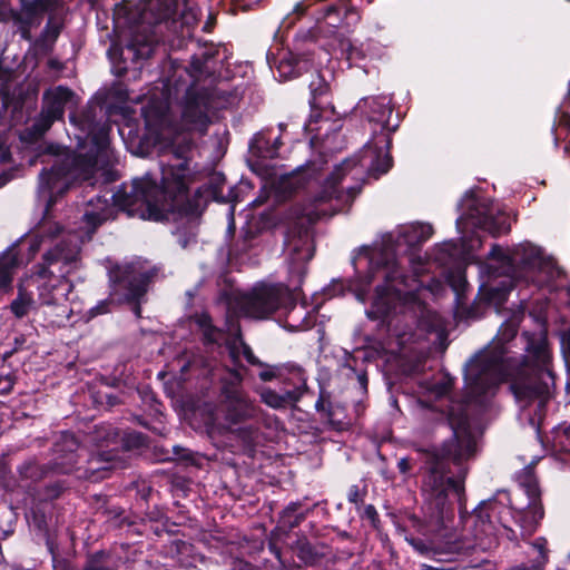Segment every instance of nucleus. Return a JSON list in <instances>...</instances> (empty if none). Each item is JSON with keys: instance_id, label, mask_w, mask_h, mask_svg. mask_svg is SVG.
I'll use <instances>...</instances> for the list:
<instances>
[{"instance_id": "obj_1", "label": "nucleus", "mask_w": 570, "mask_h": 570, "mask_svg": "<svg viewBox=\"0 0 570 570\" xmlns=\"http://www.w3.org/2000/svg\"><path fill=\"white\" fill-rule=\"evenodd\" d=\"M69 118L75 127L77 151L50 147L47 158L42 160L47 167L39 174L37 199L43 205V217L33 230L29 247L32 255L40 247L63 238V247L77 244L80 250V245L89 240L101 224L115 217L116 207L129 217L155 222L161 220L168 212H178L191 218L202 214L199 199L196 196L190 198L188 193L193 176L188 159L191 141L183 136L170 145L168 161H160V187L149 174L124 183L112 194V204L100 196L90 199L82 214V225L77 230L65 232L51 219L52 205L75 181L90 179L97 169L111 161L108 129L95 124L89 114L80 118L71 114Z\"/></svg>"}, {"instance_id": "obj_2", "label": "nucleus", "mask_w": 570, "mask_h": 570, "mask_svg": "<svg viewBox=\"0 0 570 570\" xmlns=\"http://www.w3.org/2000/svg\"><path fill=\"white\" fill-rule=\"evenodd\" d=\"M453 439L442 448L420 451L423 463L422 493L424 497L423 520L412 518L411 522L423 538L405 537L406 541L421 554L438 562H453L470 549L488 550L497 546V519L504 528L505 517L510 515L519 524L523 535H531L544 515L540 499L529 500L524 509L507 507L509 498L503 493L500 500L483 501L470 517L474 525V542L452 541L449 523L454 513L450 497L460 499L464 492L468 469L464 463L474 456L476 440L469 430L466 417L458 423L451 421Z\"/></svg>"}, {"instance_id": "obj_3", "label": "nucleus", "mask_w": 570, "mask_h": 570, "mask_svg": "<svg viewBox=\"0 0 570 570\" xmlns=\"http://www.w3.org/2000/svg\"><path fill=\"white\" fill-rule=\"evenodd\" d=\"M433 234L430 224L412 223L386 233L370 246L360 247L352 256L355 277L347 284L337 279L325 288L324 295H343L345 289L365 303L374 285V294L366 315L372 320L387 321L400 351L410 344L425 340L428 334L439 337L445 331L442 317L428 307L430 288L423 286L415 276H406L399 258L401 247H415L426 242Z\"/></svg>"}, {"instance_id": "obj_4", "label": "nucleus", "mask_w": 570, "mask_h": 570, "mask_svg": "<svg viewBox=\"0 0 570 570\" xmlns=\"http://www.w3.org/2000/svg\"><path fill=\"white\" fill-rule=\"evenodd\" d=\"M522 314L515 313L499 328L487 347L478 352L464 367L466 396L482 403L500 383L511 382L519 406V421L540 432L554 396L552 353L542 325L534 332L521 334L523 354L517 360V333Z\"/></svg>"}, {"instance_id": "obj_5", "label": "nucleus", "mask_w": 570, "mask_h": 570, "mask_svg": "<svg viewBox=\"0 0 570 570\" xmlns=\"http://www.w3.org/2000/svg\"><path fill=\"white\" fill-rule=\"evenodd\" d=\"M356 111L365 117L371 125L372 136L363 147L357 158L346 159L334 170L324 176L315 164L297 170L282 180V187L288 193L306 190L312 195L309 202L331 212V206L341 209L342 204L351 202L360 191L358 185H344L347 177L358 180L364 174L377 179L392 167V157L389 149L391 135L397 124L391 126V99L387 96H372L361 99Z\"/></svg>"}, {"instance_id": "obj_6", "label": "nucleus", "mask_w": 570, "mask_h": 570, "mask_svg": "<svg viewBox=\"0 0 570 570\" xmlns=\"http://www.w3.org/2000/svg\"><path fill=\"white\" fill-rule=\"evenodd\" d=\"M219 48L213 43L194 53L189 67L169 61L168 75L161 81L158 96L151 94L141 114L148 126H163L167 121L171 100L184 99L181 118L189 130L205 134L216 111L232 105L235 97L223 87L215 86L220 78Z\"/></svg>"}, {"instance_id": "obj_7", "label": "nucleus", "mask_w": 570, "mask_h": 570, "mask_svg": "<svg viewBox=\"0 0 570 570\" xmlns=\"http://www.w3.org/2000/svg\"><path fill=\"white\" fill-rule=\"evenodd\" d=\"M337 208L308 204L292 208L286 216L287 232L285 234V253L287 255L288 283H259L239 299V308L244 316L265 320L285 306L289 301V289L297 291L307 272V263L314 255V244L311 225L323 216L333 215Z\"/></svg>"}, {"instance_id": "obj_8", "label": "nucleus", "mask_w": 570, "mask_h": 570, "mask_svg": "<svg viewBox=\"0 0 570 570\" xmlns=\"http://www.w3.org/2000/svg\"><path fill=\"white\" fill-rule=\"evenodd\" d=\"M480 273L487 278L481 292L495 307L505 302L515 281L550 287L561 276L556 262L530 243H521L512 248L493 245L488 262L480 265Z\"/></svg>"}, {"instance_id": "obj_9", "label": "nucleus", "mask_w": 570, "mask_h": 570, "mask_svg": "<svg viewBox=\"0 0 570 570\" xmlns=\"http://www.w3.org/2000/svg\"><path fill=\"white\" fill-rule=\"evenodd\" d=\"M66 242H53V246L43 255V263L28 277L29 284L36 286L41 313L50 327L65 326L71 315L68 295L72 283L67 275L80 266L78 245L66 248Z\"/></svg>"}, {"instance_id": "obj_10", "label": "nucleus", "mask_w": 570, "mask_h": 570, "mask_svg": "<svg viewBox=\"0 0 570 570\" xmlns=\"http://www.w3.org/2000/svg\"><path fill=\"white\" fill-rule=\"evenodd\" d=\"M350 0H342L340 4H330L313 11L315 26L312 31L314 38H327L330 48L341 50V53L353 63L364 57L362 50L356 48L346 36L360 22V11L348 6Z\"/></svg>"}, {"instance_id": "obj_11", "label": "nucleus", "mask_w": 570, "mask_h": 570, "mask_svg": "<svg viewBox=\"0 0 570 570\" xmlns=\"http://www.w3.org/2000/svg\"><path fill=\"white\" fill-rule=\"evenodd\" d=\"M459 208L462 213L456 219V228L461 234L469 227L487 230L493 236L510 230L507 215L498 204L484 195L466 193Z\"/></svg>"}, {"instance_id": "obj_12", "label": "nucleus", "mask_w": 570, "mask_h": 570, "mask_svg": "<svg viewBox=\"0 0 570 570\" xmlns=\"http://www.w3.org/2000/svg\"><path fill=\"white\" fill-rule=\"evenodd\" d=\"M122 278L114 282L110 298L100 301L90 309L91 316L101 315L110 311V305L117 301L132 305L134 314L139 317L140 304L148 289V284L154 276L151 271H136L130 268L122 273Z\"/></svg>"}, {"instance_id": "obj_13", "label": "nucleus", "mask_w": 570, "mask_h": 570, "mask_svg": "<svg viewBox=\"0 0 570 570\" xmlns=\"http://www.w3.org/2000/svg\"><path fill=\"white\" fill-rule=\"evenodd\" d=\"M243 376L238 370L228 373L223 380L220 407L229 429L258 417L259 410L239 387Z\"/></svg>"}, {"instance_id": "obj_14", "label": "nucleus", "mask_w": 570, "mask_h": 570, "mask_svg": "<svg viewBox=\"0 0 570 570\" xmlns=\"http://www.w3.org/2000/svg\"><path fill=\"white\" fill-rule=\"evenodd\" d=\"M72 98L73 92L65 86H57L46 90L39 117L23 131L21 138L26 140L41 138L56 120L62 119L65 108Z\"/></svg>"}, {"instance_id": "obj_15", "label": "nucleus", "mask_w": 570, "mask_h": 570, "mask_svg": "<svg viewBox=\"0 0 570 570\" xmlns=\"http://www.w3.org/2000/svg\"><path fill=\"white\" fill-rule=\"evenodd\" d=\"M195 322L202 330L204 341L206 344H216L218 346L225 343V350L234 365H237L240 356H243L249 364H257L258 361L252 352L250 347L246 345L240 335L226 338V334L220 328L213 324L212 317L207 313H200L195 316Z\"/></svg>"}, {"instance_id": "obj_16", "label": "nucleus", "mask_w": 570, "mask_h": 570, "mask_svg": "<svg viewBox=\"0 0 570 570\" xmlns=\"http://www.w3.org/2000/svg\"><path fill=\"white\" fill-rule=\"evenodd\" d=\"M281 136H273L272 130L257 132L249 142V164L253 170H259L265 166V160H272L281 156Z\"/></svg>"}, {"instance_id": "obj_17", "label": "nucleus", "mask_w": 570, "mask_h": 570, "mask_svg": "<svg viewBox=\"0 0 570 570\" xmlns=\"http://www.w3.org/2000/svg\"><path fill=\"white\" fill-rule=\"evenodd\" d=\"M48 9V0H21V9L17 13L16 22L22 39L32 40L31 29L41 23L42 16Z\"/></svg>"}, {"instance_id": "obj_18", "label": "nucleus", "mask_w": 570, "mask_h": 570, "mask_svg": "<svg viewBox=\"0 0 570 570\" xmlns=\"http://www.w3.org/2000/svg\"><path fill=\"white\" fill-rule=\"evenodd\" d=\"M313 59L304 52L283 51L275 61L279 80H288L307 70Z\"/></svg>"}, {"instance_id": "obj_19", "label": "nucleus", "mask_w": 570, "mask_h": 570, "mask_svg": "<svg viewBox=\"0 0 570 570\" xmlns=\"http://www.w3.org/2000/svg\"><path fill=\"white\" fill-rule=\"evenodd\" d=\"M305 380L294 389H283L279 392L265 390L262 393V400L265 404L274 409H282L295 404L305 392Z\"/></svg>"}, {"instance_id": "obj_20", "label": "nucleus", "mask_w": 570, "mask_h": 570, "mask_svg": "<svg viewBox=\"0 0 570 570\" xmlns=\"http://www.w3.org/2000/svg\"><path fill=\"white\" fill-rule=\"evenodd\" d=\"M62 29V23L56 17H50L40 37L35 40V50L41 53L49 52Z\"/></svg>"}, {"instance_id": "obj_21", "label": "nucleus", "mask_w": 570, "mask_h": 570, "mask_svg": "<svg viewBox=\"0 0 570 570\" xmlns=\"http://www.w3.org/2000/svg\"><path fill=\"white\" fill-rule=\"evenodd\" d=\"M20 261L13 248L6 250L0 257V289L11 288V282Z\"/></svg>"}, {"instance_id": "obj_22", "label": "nucleus", "mask_w": 570, "mask_h": 570, "mask_svg": "<svg viewBox=\"0 0 570 570\" xmlns=\"http://www.w3.org/2000/svg\"><path fill=\"white\" fill-rule=\"evenodd\" d=\"M313 323L314 321L312 320L309 313L305 311V307L294 304L289 308L283 326L291 332H297L309 328Z\"/></svg>"}, {"instance_id": "obj_23", "label": "nucleus", "mask_w": 570, "mask_h": 570, "mask_svg": "<svg viewBox=\"0 0 570 570\" xmlns=\"http://www.w3.org/2000/svg\"><path fill=\"white\" fill-rule=\"evenodd\" d=\"M65 449L68 451L67 460L57 462V465L61 472L69 473L78 463V454H76V451L79 449V444L73 434L65 433L62 435V444H57L56 451L62 452Z\"/></svg>"}, {"instance_id": "obj_24", "label": "nucleus", "mask_w": 570, "mask_h": 570, "mask_svg": "<svg viewBox=\"0 0 570 570\" xmlns=\"http://www.w3.org/2000/svg\"><path fill=\"white\" fill-rule=\"evenodd\" d=\"M30 287L31 284L27 278L19 284L18 297L11 303V311L17 317L26 316L35 307Z\"/></svg>"}, {"instance_id": "obj_25", "label": "nucleus", "mask_w": 570, "mask_h": 570, "mask_svg": "<svg viewBox=\"0 0 570 570\" xmlns=\"http://www.w3.org/2000/svg\"><path fill=\"white\" fill-rule=\"evenodd\" d=\"M518 483L524 490V493L528 497V500H538L540 499V490L538 485V481L531 468L523 469L518 474Z\"/></svg>"}, {"instance_id": "obj_26", "label": "nucleus", "mask_w": 570, "mask_h": 570, "mask_svg": "<svg viewBox=\"0 0 570 570\" xmlns=\"http://www.w3.org/2000/svg\"><path fill=\"white\" fill-rule=\"evenodd\" d=\"M459 254L460 250L454 242H444L435 248L434 259L440 265H448L451 264Z\"/></svg>"}, {"instance_id": "obj_27", "label": "nucleus", "mask_w": 570, "mask_h": 570, "mask_svg": "<svg viewBox=\"0 0 570 570\" xmlns=\"http://www.w3.org/2000/svg\"><path fill=\"white\" fill-rule=\"evenodd\" d=\"M446 281L455 292L456 296H459L464 291L466 284L464 269L461 266H455L453 271L448 272Z\"/></svg>"}, {"instance_id": "obj_28", "label": "nucleus", "mask_w": 570, "mask_h": 570, "mask_svg": "<svg viewBox=\"0 0 570 570\" xmlns=\"http://www.w3.org/2000/svg\"><path fill=\"white\" fill-rule=\"evenodd\" d=\"M86 570H115V568L109 562V554L99 551L89 559Z\"/></svg>"}, {"instance_id": "obj_29", "label": "nucleus", "mask_w": 570, "mask_h": 570, "mask_svg": "<svg viewBox=\"0 0 570 570\" xmlns=\"http://www.w3.org/2000/svg\"><path fill=\"white\" fill-rule=\"evenodd\" d=\"M238 436L248 445H255L259 442L258 426L254 424L246 425L237 430Z\"/></svg>"}, {"instance_id": "obj_30", "label": "nucleus", "mask_w": 570, "mask_h": 570, "mask_svg": "<svg viewBox=\"0 0 570 570\" xmlns=\"http://www.w3.org/2000/svg\"><path fill=\"white\" fill-rule=\"evenodd\" d=\"M546 539L543 538H538L533 543V548H535L538 550V558L534 560L533 562V568H539L541 569L548 561V554H547V550H546Z\"/></svg>"}, {"instance_id": "obj_31", "label": "nucleus", "mask_w": 570, "mask_h": 570, "mask_svg": "<svg viewBox=\"0 0 570 570\" xmlns=\"http://www.w3.org/2000/svg\"><path fill=\"white\" fill-rule=\"evenodd\" d=\"M397 469L402 475H404V479H409L411 476V471L413 469V461L410 458H401L397 461Z\"/></svg>"}, {"instance_id": "obj_32", "label": "nucleus", "mask_w": 570, "mask_h": 570, "mask_svg": "<svg viewBox=\"0 0 570 570\" xmlns=\"http://www.w3.org/2000/svg\"><path fill=\"white\" fill-rule=\"evenodd\" d=\"M9 160V153L0 148V166L7 164ZM10 178L6 175L4 169L0 168V187L3 186Z\"/></svg>"}, {"instance_id": "obj_33", "label": "nucleus", "mask_w": 570, "mask_h": 570, "mask_svg": "<svg viewBox=\"0 0 570 570\" xmlns=\"http://www.w3.org/2000/svg\"><path fill=\"white\" fill-rule=\"evenodd\" d=\"M347 498L351 503L358 504L363 501V493L357 485H352L348 490Z\"/></svg>"}, {"instance_id": "obj_34", "label": "nucleus", "mask_w": 570, "mask_h": 570, "mask_svg": "<svg viewBox=\"0 0 570 570\" xmlns=\"http://www.w3.org/2000/svg\"><path fill=\"white\" fill-rule=\"evenodd\" d=\"M311 92L314 97L321 96L326 92L327 85L323 83L322 81H318L317 83L315 81H312L309 85Z\"/></svg>"}, {"instance_id": "obj_35", "label": "nucleus", "mask_w": 570, "mask_h": 570, "mask_svg": "<svg viewBox=\"0 0 570 570\" xmlns=\"http://www.w3.org/2000/svg\"><path fill=\"white\" fill-rule=\"evenodd\" d=\"M561 124H563L568 128L567 138L569 140V145L566 146V153L570 154V115H564L561 120Z\"/></svg>"}, {"instance_id": "obj_36", "label": "nucleus", "mask_w": 570, "mask_h": 570, "mask_svg": "<svg viewBox=\"0 0 570 570\" xmlns=\"http://www.w3.org/2000/svg\"><path fill=\"white\" fill-rule=\"evenodd\" d=\"M234 210H235V206L232 205L228 210V232L229 233H234V230H235Z\"/></svg>"}, {"instance_id": "obj_37", "label": "nucleus", "mask_w": 570, "mask_h": 570, "mask_svg": "<svg viewBox=\"0 0 570 570\" xmlns=\"http://www.w3.org/2000/svg\"><path fill=\"white\" fill-rule=\"evenodd\" d=\"M364 514H365L366 518H368L373 522L377 518V512H376L375 508L373 505H371V504L365 507Z\"/></svg>"}, {"instance_id": "obj_38", "label": "nucleus", "mask_w": 570, "mask_h": 570, "mask_svg": "<svg viewBox=\"0 0 570 570\" xmlns=\"http://www.w3.org/2000/svg\"><path fill=\"white\" fill-rule=\"evenodd\" d=\"M178 242L181 247H187L188 244L194 239L195 234H191L189 237H183L179 232H177Z\"/></svg>"}, {"instance_id": "obj_39", "label": "nucleus", "mask_w": 570, "mask_h": 570, "mask_svg": "<svg viewBox=\"0 0 570 570\" xmlns=\"http://www.w3.org/2000/svg\"><path fill=\"white\" fill-rule=\"evenodd\" d=\"M420 570H454V568L453 567L444 568V567H434V566H429V564H422Z\"/></svg>"}, {"instance_id": "obj_40", "label": "nucleus", "mask_w": 570, "mask_h": 570, "mask_svg": "<svg viewBox=\"0 0 570 570\" xmlns=\"http://www.w3.org/2000/svg\"><path fill=\"white\" fill-rule=\"evenodd\" d=\"M357 380L360 382L361 387L365 390L366 385H367V377H366V375L364 373H360L357 375Z\"/></svg>"}, {"instance_id": "obj_41", "label": "nucleus", "mask_w": 570, "mask_h": 570, "mask_svg": "<svg viewBox=\"0 0 570 570\" xmlns=\"http://www.w3.org/2000/svg\"><path fill=\"white\" fill-rule=\"evenodd\" d=\"M47 544H48V549H49L50 553L52 554L53 569L56 570L57 569V559H56V556L53 552V547L49 541L47 542Z\"/></svg>"}, {"instance_id": "obj_42", "label": "nucleus", "mask_w": 570, "mask_h": 570, "mask_svg": "<svg viewBox=\"0 0 570 570\" xmlns=\"http://www.w3.org/2000/svg\"><path fill=\"white\" fill-rule=\"evenodd\" d=\"M422 266H423V264L421 262H420L419 266H413V272H414L415 276H417L423 271Z\"/></svg>"}, {"instance_id": "obj_43", "label": "nucleus", "mask_w": 570, "mask_h": 570, "mask_svg": "<svg viewBox=\"0 0 570 570\" xmlns=\"http://www.w3.org/2000/svg\"><path fill=\"white\" fill-rule=\"evenodd\" d=\"M278 129H279V131H281V134H279L278 136H282V134H284V132H285L286 124H284V122H279V124H278Z\"/></svg>"}, {"instance_id": "obj_44", "label": "nucleus", "mask_w": 570, "mask_h": 570, "mask_svg": "<svg viewBox=\"0 0 570 570\" xmlns=\"http://www.w3.org/2000/svg\"><path fill=\"white\" fill-rule=\"evenodd\" d=\"M297 505H298L297 503H291V504H288L287 510L294 512V511H296Z\"/></svg>"}, {"instance_id": "obj_45", "label": "nucleus", "mask_w": 570, "mask_h": 570, "mask_svg": "<svg viewBox=\"0 0 570 570\" xmlns=\"http://www.w3.org/2000/svg\"><path fill=\"white\" fill-rule=\"evenodd\" d=\"M261 377H262L263 380H268V379H269L268 374H266V373H262V374H261Z\"/></svg>"}, {"instance_id": "obj_46", "label": "nucleus", "mask_w": 570, "mask_h": 570, "mask_svg": "<svg viewBox=\"0 0 570 570\" xmlns=\"http://www.w3.org/2000/svg\"><path fill=\"white\" fill-rule=\"evenodd\" d=\"M13 570H31V569H26V568H22V567H14Z\"/></svg>"}, {"instance_id": "obj_47", "label": "nucleus", "mask_w": 570, "mask_h": 570, "mask_svg": "<svg viewBox=\"0 0 570 570\" xmlns=\"http://www.w3.org/2000/svg\"><path fill=\"white\" fill-rule=\"evenodd\" d=\"M266 60L268 61V63H269L271 68H273V65L271 63V61H269V57H268V56L266 57Z\"/></svg>"}, {"instance_id": "obj_48", "label": "nucleus", "mask_w": 570, "mask_h": 570, "mask_svg": "<svg viewBox=\"0 0 570 570\" xmlns=\"http://www.w3.org/2000/svg\"><path fill=\"white\" fill-rule=\"evenodd\" d=\"M366 2H367V3H372V2H373V0H366Z\"/></svg>"}]
</instances>
